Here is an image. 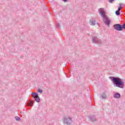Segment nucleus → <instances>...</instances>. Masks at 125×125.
<instances>
[{
	"label": "nucleus",
	"instance_id": "obj_1",
	"mask_svg": "<svg viewBox=\"0 0 125 125\" xmlns=\"http://www.w3.org/2000/svg\"><path fill=\"white\" fill-rule=\"evenodd\" d=\"M110 79H111L114 85H116L117 87L119 88H124L125 87V82L123 81V79L115 77H110Z\"/></svg>",
	"mask_w": 125,
	"mask_h": 125
},
{
	"label": "nucleus",
	"instance_id": "obj_2",
	"mask_svg": "<svg viewBox=\"0 0 125 125\" xmlns=\"http://www.w3.org/2000/svg\"><path fill=\"white\" fill-rule=\"evenodd\" d=\"M99 12L101 16L102 17L104 23H105V24L107 25L108 27H109V26H110L111 21H110V20H109V19H108V18H107V16H106V15L105 14V11H104V9H99Z\"/></svg>",
	"mask_w": 125,
	"mask_h": 125
},
{
	"label": "nucleus",
	"instance_id": "obj_3",
	"mask_svg": "<svg viewBox=\"0 0 125 125\" xmlns=\"http://www.w3.org/2000/svg\"><path fill=\"white\" fill-rule=\"evenodd\" d=\"M63 125H71L73 123V119L70 116H65L62 119Z\"/></svg>",
	"mask_w": 125,
	"mask_h": 125
},
{
	"label": "nucleus",
	"instance_id": "obj_4",
	"mask_svg": "<svg viewBox=\"0 0 125 125\" xmlns=\"http://www.w3.org/2000/svg\"><path fill=\"white\" fill-rule=\"evenodd\" d=\"M92 42L94 43H100L101 41L96 37H94L92 39Z\"/></svg>",
	"mask_w": 125,
	"mask_h": 125
},
{
	"label": "nucleus",
	"instance_id": "obj_5",
	"mask_svg": "<svg viewBox=\"0 0 125 125\" xmlns=\"http://www.w3.org/2000/svg\"><path fill=\"white\" fill-rule=\"evenodd\" d=\"M114 28L117 31H122V25L120 24H116L114 25Z\"/></svg>",
	"mask_w": 125,
	"mask_h": 125
},
{
	"label": "nucleus",
	"instance_id": "obj_6",
	"mask_svg": "<svg viewBox=\"0 0 125 125\" xmlns=\"http://www.w3.org/2000/svg\"><path fill=\"white\" fill-rule=\"evenodd\" d=\"M113 97H114V98H115L116 99H119L121 98V94H120L119 93H116L113 95Z\"/></svg>",
	"mask_w": 125,
	"mask_h": 125
},
{
	"label": "nucleus",
	"instance_id": "obj_7",
	"mask_svg": "<svg viewBox=\"0 0 125 125\" xmlns=\"http://www.w3.org/2000/svg\"><path fill=\"white\" fill-rule=\"evenodd\" d=\"M90 24L91 26H94L96 24V21H95V20L93 19V18H92L90 20Z\"/></svg>",
	"mask_w": 125,
	"mask_h": 125
},
{
	"label": "nucleus",
	"instance_id": "obj_8",
	"mask_svg": "<svg viewBox=\"0 0 125 125\" xmlns=\"http://www.w3.org/2000/svg\"><path fill=\"white\" fill-rule=\"evenodd\" d=\"M102 99L105 100L107 98V95H106L105 93H103V94L101 95Z\"/></svg>",
	"mask_w": 125,
	"mask_h": 125
},
{
	"label": "nucleus",
	"instance_id": "obj_9",
	"mask_svg": "<svg viewBox=\"0 0 125 125\" xmlns=\"http://www.w3.org/2000/svg\"><path fill=\"white\" fill-rule=\"evenodd\" d=\"M89 120H90V121H91V122H94V121H96V118L95 116H90V117H89Z\"/></svg>",
	"mask_w": 125,
	"mask_h": 125
},
{
	"label": "nucleus",
	"instance_id": "obj_10",
	"mask_svg": "<svg viewBox=\"0 0 125 125\" xmlns=\"http://www.w3.org/2000/svg\"><path fill=\"white\" fill-rule=\"evenodd\" d=\"M35 99L36 102H37L38 103H40V97H39V96L36 97V98H35Z\"/></svg>",
	"mask_w": 125,
	"mask_h": 125
},
{
	"label": "nucleus",
	"instance_id": "obj_11",
	"mask_svg": "<svg viewBox=\"0 0 125 125\" xmlns=\"http://www.w3.org/2000/svg\"><path fill=\"white\" fill-rule=\"evenodd\" d=\"M32 97L34 98V95H35L36 97L39 96V94L37 93H32Z\"/></svg>",
	"mask_w": 125,
	"mask_h": 125
},
{
	"label": "nucleus",
	"instance_id": "obj_12",
	"mask_svg": "<svg viewBox=\"0 0 125 125\" xmlns=\"http://www.w3.org/2000/svg\"><path fill=\"white\" fill-rule=\"evenodd\" d=\"M15 118L16 121H17V122H19V121H20V117H19L16 116L15 117Z\"/></svg>",
	"mask_w": 125,
	"mask_h": 125
},
{
	"label": "nucleus",
	"instance_id": "obj_13",
	"mask_svg": "<svg viewBox=\"0 0 125 125\" xmlns=\"http://www.w3.org/2000/svg\"><path fill=\"white\" fill-rule=\"evenodd\" d=\"M37 92H39V93H42V90L40 88H39L37 90Z\"/></svg>",
	"mask_w": 125,
	"mask_h": 125
},
{
	"label": "nucleus",
	"instance_id": "obj_14",
	"mask_svg": "<svg viewBox=\"0 0 125 125\" xmlns=\"http://www.w3.org/2000/svg\"><path fill=\"white\" fill-rule=\"evenodd\" d=\"M33 104H34V103L32 101H31L30 103L28 104V106H33Z\"/></svg>",
	"mask_w": 125,
	"mask_h": 125
},
{
	"label": "nucleus",
	"instance_id": "obj_15",
	"mask_svg": "<svg viewBox=\"0 0 125 125\" xmlns=\"http://www.w3.org/2000/svg\"><path fill=\"white\" fill-rule=\"evenodd\" d=\"M115 14L116 15H121V13H120V12L119 11H116L115 12Z\"/></svg>",
	"mask_w": 125,
	"mask_h": 125
},
{
	"label": "nucleus",
	"instance_id": "obj_16",
	"mask_svg": "<svg viewBox=\"0 0 125 125\" xmlns=\"http://www.w3.org/2000/svg\"><path fill=\"white\" fill-rule=\"evenodd\" d=\"M122 27V30H123V29H125V24H123L121 25Z\"/></svg>",
	"mask_w": 125,
	"mask_h": 125
},
{
	"label": "nucleus",
	"instance_id": "obj_17",
	"mask_svg": "<svg viewBox=\"0 0 125 125\" xmlns=\"http://www.w3.org/2000/svg\"><path fill=\"white\" fill-rule=\"evenodd\" d=\"M121 9H122V6H120L119 8H118V9L117 10V11H121Z\"/></svg>",
	"mask_w": 125,
	"mask_h": 125
},
{
	"label": "nucleus",
	"instance_id": "obj_18",
	"mask_svg": "<svg viewBox=\"0 0 125 125\" xmlns=\"http://www.w3.org/2000/svg\"><path fill=\"white\" fill-rule=\"evenodd\" d=\"M114 0H108V1L110 3H112Z\"/></svg>",
	"mask_w": 125,
	"mask_h": 125
},
{
	"label": "nucleus",
	"instance_id": "obj_19",
	"mask_svg": "<svg viewBox=\"0 0 125 125\" xmlns=\"http://www.w3.org/2000/svg\"><path fill=\"white\" fill-rule=\"evenodd\" d=\"M62 1H64V2H67L68 1V0H62Z\"/></svg>",
	"mask_w": 125,
	"mask_h": 125
},
{
	"label": "nucleus",
	"instance_id": "obj_20",
	"mask_svg": "<svg viewBox=\"0 0 125 125\" xmlns=\"http://www.w3.org/2000/svg\"><path fill=\"white\" fill-rule=\"evenodd\" d=\"M57 27L58 28H59V27H60V25L59 24H57Z\"/></svg>",
	"mask_w": 125,
	"mask_h": 125
},
{
	"label": "nucleus",
	"instance_id": "obj_21",
	"mask_svg": "<svg viewBox=\"0 0 125 125\" xmlns=\"http://www.w3.org/2000/svg\"><path fill=\"white\" fill-rule=\"evenodd\" d=\"M98 25H99V23H98Z\"/></svg>",
	"mask_w": 125,
	"mask_h": 125
},
{
	"label": "nucleus",
	"instance_id": "obj_22",
	"mask_svg": "<svg viewBox=\"0 0 125 125\" xmlns=\"http://www.w3.org/2000/svg\"><path fill=\"white\" fill-rule=\"evenodd\" d=\"M120 5H122V4H120Z\"/></svg>",
	"mask_w": 125,
	"mask_h": 125
}]
</instances>
